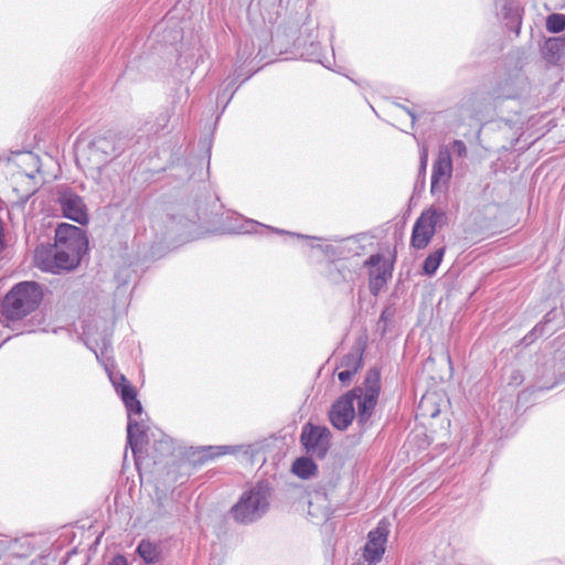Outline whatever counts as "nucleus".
<instances>
[{"label":"nucleus","instance_id":"nucleus-24","mask_svg":"<svg viewBox=\"0 0 565 565\" xmlns=\"http://www.w3.org/2000/svg\"><path fill=\"white\" fill-rule=\"evenodd\" d=\"M452 151L460 158H465L467 156V147L463 141L455 140L451 145Z\"/></svg>","mask_w":565,"mask_h":565},{"label":"nucleus","instance_id":"nucleus-1","mask_svg":"<svg viewBox=\"0 0 565 565\" xmlns=\"http://www.w3.org/2000/svg\"><path fill=\"white\" fill-rule=\"evenodd\" d=\"M380 390V372L372 369L366 373L361 386L354 387L334 402L330 411L332 425L344 430L356 416L359 425L366 426L377 404Z\"/></svg>","mask_w":565,"mask_h":565},{"label":"nucleus","instance_id":"nucleus-18","mask_svg":"<svg viewBox=\"0 0 565 565\" xmlns=\"http://www.w3.org/2000/svg\"><path fill=\"white\" fill-rule=\"evenodd\" d=\"M365 265L373 267L370 273L371 277H373V275L382 276V278L386 280L391 277V270L381 254L371 255L365 262Z\"/></svg>","mask_w":565,"mask_h":565},{"label":"nucleus","instance_id":"nucleus-15","mask_svg":"<svg viewBox=\"0 0 565 565\" xmlns=\"http://www.w3.org/2000/svg\"><path fill=\"white\" fill-rule=\"evenodd\" d=\"M565 49V40L562 38H552L545 41L542 53L544 57L551 62L555 63L558 61L561 54Z\"/></svg>","mask_w":565,"mask_h":565},{"label":"nucleus","instance_id":"nucleus-4","mask_svg":"<svg viewBox=\"0 0 565 565\" xmlns=\"http://www.w3.org/2000/svg\"><path fill=\"white\" fill-rule=\"evenodd\" d=\"M269 507V492L266 487L257 486L245 491L232 508L233 518L239 523H253L260 519Z\"/></svg>","mask_w":565,"mask_h":565},{"label":"nucleus","instance_id":"nucleus-23","mask_svg":"<svg viewBox=\"0 0 565 565\" xmlns=\"http://www.w3.org/2000/svg\"><path fill=\"white\" fill-rule=\"evenodd\" d=\"M139 555L148 563L154 562L157 557L156 550L149 542L142 541L137 548Z\"/></svg>","mask_w":565,"mask_h":565},{"label":"nucleus","instance_id":"nucleus-3","mask_svg":"<svg viewBox=\"0 0 565 565\" xmlns=\"http://www.w3.org/2000/svg\"><path fill=\"white\" fill-rule=\"evenodd\" d=\"M82 255L71 249L65 245H49L39 246L34 253V263L38 268L43 271L57 274L61 270H71L75 268Z\"/></svg>","mask_w":565,"mask_h":565},{"label":"nucleus","instance_id":"nucleus-21","mask_svg":"<svg viewBox=\"0 0 565 565\" xmlns=\"http://www.w3.org/2000/svg\"><path fill=\"white\" fill-rule=\"evenodd\" d=\"M546 29L552 33L562 32L565 29V15L561 13L550 14L546 19Z\"/></svg>","mask_w":565,"mask_h":565},{"label":"nucleus","instance_id":"nucleus-17","mask_svg":"<svg viewBox=\"0 0 565 565\" xmlns=\"http://www.w3.org/2000/svg\"><path fill=\"white\" fill-rule=\"evenodd\" d=\"M363 350L361 347H355L342 358L339 367L356 373L362 365Z\"/></svg>","mask_w":565,"mask_h":565},{"label":"nucleus","instance_id":"nucleus-16","mask_svg":"<svg viewBox=\"0 0 565 565\" xmlns=\"http://www.w3.org/2000/svg\"><path fill=\"white\" fill-rule=\"evenodd\" d=\"M419 415L423 417L435 418L440 413L437 404V395L435 393L425 394L418 404Z\"/></svg>","mask_w":565,"mask_h":565},{"label":"nucleus","instance_id":"nucleus-2","mask_svg":"<svg viewBox=\"0 0 565 565\" xmlns=\"http://www.w3.org/2000/svg\"><path fill=\"white\" fill-rule=\"evenodd\" d=\"M43 289L36 281L15 284L0 303V323L9 327L10 321H18L35 311L43 300Z\"/></svg>","mask_w":565,"mask_h":565},{"label":"nucleus","instance_id":"nucleus-34","mask_svg":"<svg viewBox=\"0 0 565 565\" xmlns=\"http://www.w3.org/2000/svg\"><path fill=\"white\" fill-rule=\"evenodd\" d=\"M159 445L162 449L170 450V446L167 441H160Z\"/></svg>","mask_w":565,"mask_h":565},{"label":"nucleus","instance_id":"nucleus-28","mask_svg":"<svg viewBox=\"0 0 565 565\" xmlns=\"http://www.w3.org/2000/svg\"><path fill=\"white\" fill-rule=\"evenodd\" d=\"M109 565H128L127 559L122 555L115 556Z\"/></svg>","mask_w":565,"mask_h":565},{"label":"nucleus","instance_id":"nucleus-20","mask_svg":"<svg viewBox=\"0 0 565 565\" xmlns=\"http://www.w3.org/2000/svg\"><path fill=\"white\" fill-rule=\"evenodd\" d=\"M446 247H440L435 252L430 253L424 260L423 273L427 276H433L437 271L443 257L445 255Z\"/></svg>","mask_w":565,"mask_h":565},{"label":"nucleus","instance_id":"nucleus-33","mask_svg":"<svg viewBox=\"0 0 565 565\" xmlns=\"http://www.w3.org/2000/svg\"><path fill=\"white\" fill-rule=\"evenodd\" d=\"M404 109H405V110H406V113L411 116V118H412V124H414V122H415V120H416V116H415V114H414L412 110H409V109H406V108H404Z\"/></svg>","mask_w":565,"mask_h":565},{"label":"nucleus","instance_id":"nucleus-22","mask_svg":"<svg viewBox=\"0 0 565 565\" xmlns=\"http://www.w3.org/2000/svg\"><path fill=\"white\" fill-rule=\"evenodd\" d=\"M170 118H171V114L169 110L161 111L160 114L157 115L153 124L148 122V125H150V127L148 128V131L154 132V134L159 132L160 130L164 129L168 126Z\"/></svg>","mask_w":565,"mask_h":565},{"label":"nucleus","instance_id":"nucleus-12","mask_svg":"<svg viewBox=\"0 0 565 565\" xmlns=\"http://www.w3.org/2000/svg\"><path fill=\"white\" fill-rule=\"evenodd\" d=\"M121 384L120 388L117 386V393L120 395L122 402L128 412L129 418L140 419L142 416V406L141 403L137 399L136 390L130 385L127 379L124 375H120Z\"/></svg>","mask_w":565,"mask_h":565},{"label":"nucleus","instance_id":"nucleus-6","mask_svg":"<svg viewBox=\"0 0 565 565\" xmlns=\"http://www.w3.org/2000/svg\"><path fill=\"white\" fill-rule=\"evenodd\" d=\"M124 150L122 139L113 131H107L104 135L94 138L88 147V160L92 164L99 167L110 159L116 157Z\"/></svg>","mask_w":565,"mask_h":565},{"label":"nucleus","instance_id":"nucleus-9","mask_svg":"<svg viewBox=\"0 0 565 565\" xmlns=\"http://www.w3.org/2000/svg\"><path fill=\"white\" fill-rule=\"evenodd\" d=\"M452 175V160L450 149L440 146L436 160L433 163L430 192L436 194L444 191Z\"/></svg>","mask_w":565,"mask_h":565},{"label":"nucleus","instance_id":"nucleus-10","mask_svg":"<svg viewBox=\"0 0 565 565\" xmlns=\"http://www.w3.org/2000/svg\"><path fill=\"white\" fill-rule=\"evenodd\" d=\"M55 244L65 245L67 249L83 255L87 250L88 239L81 227L62 223L55 230Z\"/></svg>","mask_w":565,"mask_h":565},{"label":"nucleus","instance_id":"nucleus-27","mask_svg":"<svg viewBox=\"0 0 565 565\" xmlns=\"http://www.w3.org/2000/svg\"><path fill=\"white\" fill-rule=\"evenodd\" d=\"M503 9H504V17L505 18H509V17H511L513 19L518 18V12H516L518 10L516 9H514V8L510 7V6L509 7L504 6Z\"/></svg>","mask_w":565,"mask_h":565},{"label":"nucleus","instance_id":"nucleus-5","mask_svg":"<svg viewBox=\"0 0 565 565\" xmlns=\"http://www.w3.org/2000/svg\"><path fill=\"white\" fill-rule=\"evenodd\" d=\"M447 223L446 212L429 207L424 210L413 225L411 235V247L415 249L426 248L436 231Z\"/></svg>","mask_w":565,"mask_h":565},{"label":"nucleus","instance_id":"nucleus-19","mask_svg":"<svg viewBox=\"0 0 565 565\" xmlns=\"http://www.w3.org/2000/svg\"><path fill=\"white\" fill-rule=\"evenodd\" d=\"M316 471L317 465L310 458L301 457L292 463V472L302 479L312 477Z\"/></svg>","mask_w":565,"mask_h":565},{"label":"nucleus","instance_id":"nucleus-13","mask_svg":"<svg viewBox=\"0 0 565 565\" xmlns=\"http://www.w3.org/2000/svg\"><path fill=\"white\" fill-rule=\"evenodd\" d=\"M146 425L142 419L129 418L127 425V443L134 456H137L138 447L146 443Z\"/></svg>","mask_w":565,"mask_h":565},{"label":"nucleus","instance_id":"nucleus-31","mask_svg":"<svg viewBox=\"0 0 565 565\" xmlns=\"http://www.w3.org/2000/svg\"><path fill=\"white\" fill-rule=\"evenodd\" d=\"M3 237H4V227H3L2 221L0 220V247L4 246Z\"/></svg>","mask_w":565,"mask_h":565},{"label":"nucleus","instance_id":"nucleus-25","mask_svg":"<svg viewBox=\"0 0 565 565\" xmlns=\"http://www.w3.org/2000/svg\"><path fill=\"white\" fill-rule=\"evenodd\" d=\"M386 279L382 278V276H374L371 277V289L372 290H375V289H380L383 285L386 284Z\"/></svg>","mask_w":565,"mask_h":565},{"label":"nucleus","instance_id":"nucleus-26","mask_svg":"<svg viewBox=\"0 0 565 565\" xmlns=\"http://www.w3.org/2000/svg\"><path fill=\"white\" fill-rule=\"evenodd\" d=\"M355 373L349 371V370H342L338 373V379L341 383H347L351 380V377L354 375Z\"/></svg>","mask_w":565,"mask_h":565},{"label":"nucleus","instance_id":"nucleus-32","mask_svg":"<svg viewBox=\"0 0 565 565\" xmlns=\"http://www.w3.org/2000/svg\"><path fill=\"white\" fill-rule=\"evenodd\" d=\"M420 159H428V148L426 145H423L420 149Z\"/></svg>","mask_w":565,"mask_h":565},{"label":"nucleus","instance_id":"nucleus-11","mask_svg":"<svg viewBox=\"0 0 565 565\" xmlns=\"http://www.w3.org/2000/svg\"><path fill=\"white\" fill-rule=\"evenodd\" d=\"M387 535L388 529L383 521L377 524L376 529L369 533L367 542L362 552V558L367 565H375L382 559Z\"/></svg>","mask_w":565,"mask_h":565},{"label":"nucleus","instance_id":"nucleus-14","mask_svg":"<svg viewBox=\"0 0 565 565\" xmlns=\"http://www.w3.org/2000/svg\"><path fill=\"white\" fill-rule=\"evenodd\" d=\"M526 78L521 72L505 81L502 87V94L505 98H515L526 88Z\"/></svg>","mask_w":565,"mask_h":565},{"label":"nucleus","instance_id":"nucleus-29","mask_svg":"<svg viewBox=\"0 0 565 565\" xmlns=\"http://www.w3.org/2000/svg\"><path fill=\"white\" fill-rule=\"evenodd\" d=\"M120 375L121 374L110 375V380H111L113 385L115 386L116 390H117V386L120 387V384L122 383L121 380H120Z\"/></svg>","mask_w":565,"mask_h":565},{"label":"nucleus","instance_id":"nucleus-7","mask_svg":"<svg viewBox=\"0 0 565 565\" xmlns=\"http://www.w3.org/2000/svg\"><path fill=\"white\" fill-rule=\"evenodd\" d=\"M56 202L58 203L63 216L85 225L89 221L88 210L82 196L70 188H58L56 192Z\"/></svg>","mask_w":565,"mask_h":565},{"label":"nucleus","instance_id":"nucleus-8","mask_svg":"<svg viewBox=\"0 0 565 565\" xmlns=\"http://www.w3.org/2000/svg\"><path fill=\"white\" fill-rule=\"evenodd\" d=\"M330 437L331 434L328 428L306 424L300 439L310 455L323 458L330 447Z\"/></svg>","mask_w":565,"mask_h":565},{"label":"nucleus","instance_id":"nucleus-30","mask_svg":"<svg viewBox=\"0 0 565 565\" xmlns=\"http://www.w3.org/2000/svg\"><path fill=\"white\" fill-rule=\"evenodd\" d=\"M428 159H420L419 160V173L425 174L426 168H427Z\"/></svg>","mask_w":565,"mask_h":565}]
</instances>
